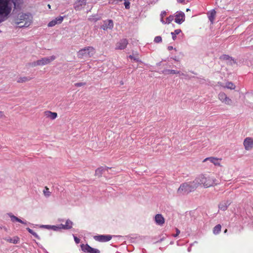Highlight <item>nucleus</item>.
Instances as JSON below:
<instances>
[{
  "label": "nucleus",
  "mask_w": 253,
  "mask_h": 253,
  "mask_svg": "<svg viewBox=\"0 0 253 253\" xmlns=\"http://www.w3.org/2000/svg\"><path fill=\"white\" fill-rule=\"evenodd\" d=\"M194 182L197 184V187L202 185L205 188L214 186L218 184V181L212 174H202L196 177Z\"/></svg>",
  "instance_id": "1"
},
{
  "label": "nucleus",
  "mask_w": 253,
  "mask_h": 253,
  "mask_svg": "<svg viewBox=\"0 0 253 253\" xmlns=\"http://www.w3.org/2000/svg\"><path fill=\"white\" fill-rule=\"evenodd\" d=\"M9 2V0H0V23L5 20L11 12Z\"/></svg>",
  "instance_id": "2"
},
{
  "label": "nucleus",
  "mask_w": 253,
  "mask_h": 253,
  "mask_svg": "<svg viewBox=\"0 0 253 253\" xmlns=\"http://www.w3.org/2000/svg\"><path fill=\"white\" fill-rule=\"evenodd\" d=\"M32 18L31 14L21 13L15 19V23L19 27H27L31 24Z\"/></svg>",
  "instance_id": "3"
},
{
  "label": "nucleus",
  "mask_w": 253,
  "mask_h": 253,
  "mask_svg": "<svg viewBox=\"0 0 253 253\" xmlns=\"http://www.w3.org/2000/svg\"><path fill=\"white\" fill-rule=\"evenodd\" d=\"M197 185L194 182V180L189 182H184L180 185L177 189V193L178 194H188L194 191L197 188Z\"/></svg>",
  "instance_id": "4"
},
{
  "label": "nucleus",
  "mask_w": 253,
  "mask_h": 253,
  "mask_svg": "<svg viewBox=\"0 0 253 253\" xmlns=\"http://www.w3.org/2000/svg\"><path fill=\"white\" fill-rule=\"evenodd\" d=\"M95 53V49L92 46H87L81 49L78 52L79 58H86L92 57Z\"/></svg>",
  "instance_id": "5"
},
{
  "label": "nucleus",
  "mask_w": 253,
  "mask_h": 253,
  "mask_svg": "<svg viewBox=\"0 0 253 253\" xmlns=\"http://www.w3.org/2000/svg\"><path fill=\"white\" fill-rule=\"evenodd\" d=\"M55 58L56 57L54 55H52L49 57H43L41 59L38 60L36 61H34L32 63V66L35 67L37 66H43L47 65L54 60Z\"/></svg>",
  "instance_id": "6"
},
{
  "label": "nucleus",
  "mask_w": 253,
  "mask_h": 253,
  "mask_svg": "<svg viewBox=\"0 0 253 253\" xmlns=\"http://www.w3.org/2000/svg\"><path fill=\"white\" fill-rule=\"evenodd\" d=\"M218 98L222 103L230 105L232 103V100L229 98L227 95L223 92H220L218 95Z\"/></svg>",
  "instance_id": "7"
},
{
  "label": "nucleus",
  "mask_w": 253,
  "mask_h": 253,
  "mask_svg": "<svg viewBox=\"0 0 253 253\" xmlns=\"http://www.w3.org/2000/svg\"><path fill=\"white\" fill-rule=\"evenodd\" d=\"M243 145L246 150H251L253 148V138L250 137H246L244 140Z\"/></svg>",
  "instance_id": "8"
},
{
  "label": "nucleus",
  "mask_w": 253,
  "mask_h": 253,
  "mask_svg": "<svg viewBox=\"0 0 253 253\" xmlns=\"http://www.w3.org/2000/svg\"><path fill=\"white\" fill-rule=\"evenodd\" d=\"M81 249L83 251L87 253H100V252L99 250L97 249H94L90 246H89L88 244H82L81 245Z\"/></svg>",
  "instance_id": "9"
},
{
  "label": "nucleus",
  "mask_w": 253,
  "mask_h": 253,
  "mask_svg": "<svg viewBox=\"0 0 253 253\" xmlns=\"http://www.w3.org/2000/svg\"><path fill=\"white\" fill-rule=\"evenodd\" d=\"M94 239L98 242H106L110 241L112 239V236L110 235H100L95 236Z\"/></svg>",
  "instance_id": "10"
},
{
  "label": "nucleus",
  "mask_w": 253,
  "mask_h": 253,
  "mask_svg": "<svg viewBox=\"0 0 253 253\" xmlns=\"http://www.w3.org/2000/svg\"><path fill=\"white\" fill-rule=\"evenodd\" d=\"M222 160L221 158H218L214 157H208L205 159L203 162H206L207 161H210L214 165L216 166L221 167L220 162Z\"/></svg>",
  "instance_id": "11"
},
{
  "label": "nucleus",
  "mask_w": 253,
  "mask_h": 253,
  "mask_svg": "<svg viewBox=\"0 0 253 253\" xmlns=\"http://www.w3.org/2000/svg\"><path fill=\"white\" fill-rule=\"evenodd\" d=\"M185 20V14L183 12H177L175 15V22L177 24H181Z\"/></svg>",
  "instance_id": "12"
},
{
  "label": "nucleus",
  "mask_w": 253,
  "mask_h": 253,
  "mask_svg": "<svg viewBox=\"0 0 253 253\" xmlns=\"http://www.w3.org/2000/svg\"><path fill=\"white\" fill-rule=\"evenodd\" d=\"M64 17L61 16L56 17L54 19L49 22L48 24V26L49 27H53L56 24H60L62 22Z\"/></svg>",
  "instance_id": "13"
},
{
  "label": "nucleus",
  "mask_w": 253,
  "mask_h": 253,
  "mask_svg": "<svg viewBox=\"0 0 253 253\" xmlns=\"http://www.w3.org/2000/svg\"><path fill=\"white\" fill-rule=\"evenodd\" d=\"M127 44H128V41L126 39H122L119 42L117 43L116 49H124L126 47Z\"/></svg>",
  "instance_id": "14"
},
{
  "label": "nucleus",
  "mask_w": 253,
  "mask_h": 253,
  "mask_svg": "<svg viewBox=\"0 0 253 253\" xmlns=\"http://www.w3.org/2000/svg\"><path fill=\"white\" fill-rule=\"evenodd\" d=\"M114 27L113 20H108L104 21V24L102 25L101 28L104 30H107L108 29H112Z\"/></svg>",
  "instance_id": "15"
},
{
  "label": "nucleus",
  "mask_w": 253,
  "mask_h": 253,
  "mask_svg": "<svg viewBox=\"0 0 253 253\" xmlns=\"http://www.w3.org/2000/svg\"><path fill=\"white\" fill-rule=\"evenodd\" d=\"M111 168H109L108 167H100L98 168H97L96 170H95V176H97L98 177H100L101 176L103 172L106 170V171H108L109 169H110Z\"/></svg>",
  "instance_id": "16"
},
{
  "label": "nucleus",
  "mask_w": 253,
  "mask_h": 253,
  "mask_svg": "<svg viewBox=\"0 0 253 253\" xmlns=\"http://www.w3.org/2000/svg\"><path fill=\"white\" fill-rule=\"evenodd\" d=\"M73 225V222L68 219L66 220L65 224H60V227L61 229L69 230L72 228Z\"/></svg>",
  "instance_id": "17"
},
{
  "label": "nucleus",
  "mask_w": 253,
  "mask_h": 253,
  "mask_svg": "<svg viewBox=\"0 0 253 253\" xmlns=\"http://www.w3.org/2000/svg\"><path fill=\"white\" fill-rule=\"evenodd\" d=\"M44 116L47 118H49L51 120H54L57 117V113L56 112H52L50 111H45L44 112Z\"/></svg>",
  "instance_id": "18"
},
{
  "label": "nucleus",
  "mask_w": 253,
  "mask_h": 253,
  "mask_svg": "<svg viewBox=\"0 0 253 253\" xmlns=\"http://www.w3.org/2000/svg\"><path fill=\"white\" fill-rule=\"evenodd\" d=\"M86 0H78L75 4L74 8L76 10H80L86 4Z\"/></svg>",
  "instance_id": "19"
},
{
  "label": "nucleus",
  "mask_w": 253,
  "mask_h": 253,
  "mask_svg": "<svg viewBox=\"0 0 253 253\" xmlns=\"http://www.w3.org/2000/svg\"><path fill=\"white\" fill-rule=\"evenodd\" d=\"M155 221L159 225H162L165 223V218L161 214H157L155 215Z\"/></svg>",
  "instance_id": "20"
},
{
  "label": "nucleus",
  "mask_w": 253,
  "mask_h": 253,
  "mask_svg": "<svg viewBox=\"0 0 253 253\" xmlns=\"http://www.w3.org/2000/svg\"><path fill=\"white\" fill-rule=\"evenodd\" d=\"M7 242L13 243V244H17L19 242V238L17 236H15L13 238H8L5 239Z\"/></svg>",
  "instance_id": "21"
},
{
  "label": "nucleus",
  "mask_w": 253,
  "mask_h": 253,
  "mask_svg": "<svg viewBox=\"0 0 253 253\" xmlns=\"http://www.w3.org/2000/svg\"><path fill=\"white\" fill-rule=\"evenodd\" d=\"M32 79L29 77H20L17 80V82L18 83H23L28 81H30Z\"/></svg>",
  "instance_id": "22"
},
{
  "label": "nucleus",
  "mask_w": 253,
  "mask_h": 253,
  "mask_svg": "<svg viewBox=\"0 0 253 253\" xmlns=\"http://www.w3.org/2000/svg\"><path fill=\"white\" fill-rule=\"evenodd\" d=\"M215 15H216V11L214 9L211 11L210 13L209 14L208 18H209V20L211 21V23H213V22Z\"/></svg>",
  "instance_id": "23"
},
{
  "label": "nucleus",
  "mask_w": 253,
  "mask_h": 253,
  "mask_svg": "<svg viewBox=\"0 0 253 253\" xmlns=\"http://www.w3.org/2000/svg\"><path fill=\"white\" fill-rule=\"evenodd\" d=\"M8 215L11 218V220L12 222L17 221V222H20L22 224H26V223L25 222L21 220L20 219H19L17 217L14 216V215H12V213H8Z\"/></svg>",
  "instance_id": "24"
},
{
  "label": "nucleus",
  "mask_w": 253,
  "mask_h": 253,
  "mask_svg": "<svg viewBox=\"0 0 253 253\" xmlns=\"http://www.w3.org/2000/svg\"><path fill=\"white\" fill-rule=\"evenodd\" d=\"M221 229V226L220 224H217L213 229V233L215 235L219 234Z\"/></svg>",
  "instance_id": "25"
},
{
  "label": "nucleus",
  "mask_w": 253,
  "mask_h": 253,
  "mask_svg": "<svg viewBox=\"0 0 253 253\" xmlns=\"http://www.w3.org/2000/svg\"><path fill=\"white\" fill-rule=\"evenodd\" d=\"M223 87L234 89L235 88V85L232 82H228L226 83L225 85Z\"/></svg>",
  "instance_id": "26"
},
{
  "label": "nucleus",
  "mask_w": 253,
  "mask_h": 253,
  "mask_svg": "<svg viewBox=\"0 0 253 253\" xmlns=\"http://www.w3.org/2000/svg\"><path fill=\"white\" fill-rule=\"evenodd\" d=\"M43 193L44 196L46 197H48L51 195V192H50L49 188L47 186H45L44 187V189L43 190Z\"/></svg>",
  "instance_id": "27"
},
{
  "label": "nucleus",
  "mask_w": 253,
  "mask_h": 253,
  "mask_svg": "<svg viewBox=\"0 0 253 253\" xmlns=\"http://www.w3.org/2000/svg\"><path fill=\"white\" fill-rule=\"evenodd\" d=\"M181 32L180 29H176L173 32H171L172 38L173 40H175L176 37V35L179 34Z\"/></svg>",
  "instance_id": "28"
},
{
  "label": "nucleus",
  "mask_w": 253,
  "mask_h": 253,
  "mask_svg": "<svg viewBox=\"0 0 253 253\" xmlns=\"http://www.w3.org/2000/svg\"><path fill=\"white\" fill-rule=\"evenodd\" d=\"M164 73L166 74H177L179 73V72L174 70H167L165 71Z\"/></svg>",
  "instance_id": "29"
},
{
  "label": "nucleus",
  "mask_w": 253,
  "mask_h": 253,
  "mask_svg": "<svg viewBox=\"0 0 253 253\" xmlns=\"http://www.w3.org/2000/svg\"><path fill=\"white\" fill-rule=\"evenodd\" d=\"M26 229L30 233L32 234L36 239H40V237L38 236L37 233H36L33 230H32L30 228H27Z\"/></svg>",
  "instance_id": "30"
},
{
  "label": "nucleus",
  "mask_w": 253,
  "mask_h": 253,
  "mask_svg": "<svg viewBox=\"0 0 253 253\" xmlns=\"http://www.w3.org/2000/svg\"><path fill=\"white\" fill-rule=\"evenodd\" d=\"M173 19H174L173 16L170 15L167 18L166 23L169 24L170 22H171L173 20Z\"/></svg>",
  "instance_id": "31"
},
{
  "label": "nucleus",
  "mask_w": 253,
  "mask_h": 253,
  "mask_svg": "<svg viewBox=\"0 0 253 253\" xmlns=\"http://www.w3.org/2000/svg\"><path fill=\"white\" fill-rule=\"evenodd\" d=\"M51 229L54 230V231H58L61 229L60 227V224H59L58 226L55 225H51Z\"/></svg>",
  "instance_id": "32"
},
{
  "label": "nucleus",
  "mask_w": 253,
  "mask_h": 253,
  "mask_svg": "<svg viewBox=\"0 0 253 253\" xmlns=\"http://www.w3.org/2000/svg\"><path fill=\"white\" fill-rule=\"evenodd\" d=\"M228 206L226 204H220L219 205V209L225 211L227 210Z\"/></svg>",
  "instance_id": "33"
},
{
  "label": "nucleus",
  "mask_w": 253,
  "mask_h": 253,
  "mask_svg": "<svg viewBox=\"0 0 253 253\" xmlns=\"http://www.w3.org/2000/svg\"><path fill=\"white\" fill-rule=\"evenodd\" d=\"M162 41V39L160 36H157L154 39V42L156 43H159Z\"/></svg>",
  "instance_id": "34"
},
{
  "label": "nucleus",
  "mask_w": 253,
  "mask_h": 253,
  "mask_svg": "<svg viewBox=\"0 0 253 253\" xmlns=\"http://www.w3.org/2000/svg\"><path fill=\"white\" fill-rule=\"evenodd\" d=\"M125 2H124V5L125 6V8L127 9H129L130 8V2L129 1H126V0H125Z\"/></svg>",
  "instance_id": "35"
},
{
  "label": "nucleus",
  "mask_w": 253,
  "mask_h": 253,
  "mask_svg": "<svg viewBox=\"0 0 253 253\" xmlns=\"http://www.w3.org/2000/svg\"><path fill=\"white\" fill-rule=\"evenodd\" d=\"M85 83H77L75 84V85L77 87H80L82 86L85 85Z\"/></svg>",
  "instance_id": "36"
},
{
  "label": "nucleus",
  "mask_w": 253,
  "mask_h": 253,
  "mask_svg": "<svg viewBox=\"0 0 253 253\" xmlns=\"http://www.w3.org/2000/svg\"><path fill=\"white\" fill-rule=\"evenodd\" d=\"M230 57L228 55H223L221 57L220 59H223V60H227L229 59Z\"/></svg>",
  "instance_id": "37"
},
{
  "label": "nucleus",
  "mask_w": 253,
  "mask_h": 253,
  "mask_svg": "<svg viewBox=\"0 0 253 253\" xmlns=\"http://www.w3.org/2000/svg\"><path fill=\"white\" fill-rule=\"evenodd\" d=\"M5 117V116L4 114V113L2 111H0V119L4 118Z\"/></svg>",
  "instance_id": "38"
},
{
  "label": "nucleus",
  "mask_w": 253,
  "mask_h": 253,
  "mask_svg": "<svg viewBox=\"0 0 253 253\" xmlns=\"http://www.w3.org/2000/svg\"><path fill=\"white\" fill-rule=\"evenodd\" d=\"M74 240L77 244H79L80 242V240L76 236H74Z\"/></svg>",
  "instance_id": "39"
},
{
  "label": "nucleus",
  "mask_w": 253,
  "mask_h": 253,
  "mask_svg": "<svg viewBox=\"0 0 253 253\" xmlns=\"http://www.w3.org/2000/svg\"><path fill=\"white\" fill-rule=\"evenodd\" d=\"M176 233L175 235H174V237H177L180 233V230L176 228Z\"/></svg>",
  "instance_id": "40"
},
{
  "label": "nucleus",
  "mask_w": 253,
  "mask_h": 253,
  "mask_svg": "<svg viewBox=\"0 0 253 253\" xmlns=\"http://www.w3.org/2000/svg\"><path fill=\"white\" fill-rule=\"evenodd\" d=\"M167 15V12L165 11H163L162 12L161 14V16L164 17Z\"/></svg>",
  "instance_id": "41"
},
{
  "label": "nucleus",
  "mask_w": 253,
  "mask_h": 253,
  "mask_svg": "<svg viewBox=\"0 0 253 253\" xmlns=\"http://www.w3.org/2000/svg\"><path fill=\"white\" fill-rule=\"evenodd\" d=\"M44 226L46 228H47V229H51V225H44Z\"/></svg>",
  "instance_id": "42"
},
{
  "label": "nucleus",
  "mask_w": 253,
  "mask_h": 253,
  "mask_svg": "<svg viewBox=\"0 0 253 253\" xmlns=\"http://www.w3.org/2000/svg\"><path fill=\"white\" fill-rule=\"evenodd\" d=\"M161 22L164 24H166V22L164 20V17H161Z\"/></svg>",
  "instance_id": "43"
},
{
  "label": "nucleus",
  "mask_w": 253,
  "mask_h": 253,
  "mask_svg": "<svg viewBox=\"0 0 253 253\" xmlns=\"http://www.w3.org/2000/svg\"><path fill=\"white\" fill-rule=\"evenodd\" d=\"M178 1L180 3H183L185 1V0H178Z\"/></svg>",
  "instance_id": "44"
},
{
  "label": "nucleus",
  "mask_w": 253,
  "mask_h": 253,
  "mask_svg": "<svg viewBox=\"0 0 253 253\" xmlns=\"http://www.w3.org/2000/svg\"><path fill=\"white\" fill-rule=\"evenodd\" d=\"M172 49H173V47H172V46H168V49H169V50H172Z\"/></svg>",
  "instance_id": "45"
},
{
  "label": "nucleus",
  "mask_w": 253,
  "mask_h": 253,
  "mask_svg": "<svg viewBox=\"0 0 253 253\" xmlns=\"http://www.w3.org/2000/svg\"><path fill=\"white\" fill-rule=\"evenodd\" d=\"M129 57L130 58V59H133L134 60H136L135 58H133V56L132 55H129Z\"/></svg>",
  "instance_id": "46"
},
{
  "label": "nucleus",
  "mask_w": 253,
  "mask_h": 253,
  "mask_svg": "<svg viewBox=\"0 0 253 253\" xmlns=\"http://www.w3.org/2000/svg\"><path fill=\"white\" fill-rule=\"evenodd\" d=\"M227 232V229H226L224 230V233H226Z\"/></svg>",
  "instance_id": "47"
},
{
  "label": "nucleus",
  "mask_w": 253,
  "mask_h": 253,
  "mask_svg": "<svg viewBox=\"0 0 253 253\" xmlns=\"http://www.w3.org/2000/svg\"><path fill=\"white\" fill-rule=\"evenodd\" d=\"M189 10H190V9H189V8L186 9V11H189Z\"/></svg>",
  "instance_id": "48"
},
{
  "label": "nucleus",
  "mask_w": 253,
  "mask_h": 253,
  "mask_svg": "<svg viewBox=\"0 0 253 253\" xmlns=\"http://www.w3.org/2000/svg\"><path fill=\"white\" fill-rule=\"evenodd\" d=\"M48 8H50V4H48Z\"/></svg>",
  "instance_id": "49"
}]
</instances>
